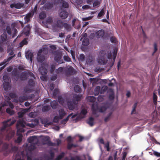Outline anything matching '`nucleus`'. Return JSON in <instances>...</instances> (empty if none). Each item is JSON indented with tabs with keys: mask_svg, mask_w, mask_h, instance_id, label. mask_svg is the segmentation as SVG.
<instances>
[{
	"mask_svg": "<svg viewBox=\"0 0 160 160\" xmlns=\"http://www.w3.org/2000/svg\"><path fill=\"white\" fill-rule=\"evenodd\" d=\"M15 122V121H12L11 119L3 122V126L0 129V146L2 143V139L4 136H6V139L8 140H9L14 136L15 132L11 130L10 127Z\"/></svg>",
	"mask_w": 160,
	"mask_h": 160,
	"instance_id": "nucleus-1",
	"label": "nucleus"
},
{
	"mask_svg": "<svg viewBox=\"0 0 160 160\" xmlns=\"http://www.w3.org/2000/svg\"><path fill=\"white\" fill-rule=\"evenodd\" d=\"M29 76L31 77L28 81V84L29 87H26L24 89L25 93H29L33 91V89L35 86V80L36 78L34 74L31 72H28Z\"/></svg>",
	"mask_w": 160,
	"mask_h": 160,
	"instance_id": "nucleus-2",
	"label": "nucleus"
},
{
	"mask_svg": "<svg viewBox=\"0 0 160 160\" xmlns=\"http://www.w3.org/2000/svg\"><path fill=\"white\" fill-rule=\"evenodd\" d=\"M107 109V107L105 105L101 106L99 108L97 103H93L92 106V110L93 114L95 115L97 112H105Z\"/></svg>",
	"mask_w": 160,
	"mask_h": 160,
	"instance_id": "nucleus-3",
	"label": "nucleus"
},
{
	"mask_svg": "<svg viewBox=\"0 0 160 160\" xmlns=\"http://www.w3.org/2000/svg\"><path fill=\"white\" fill-rule=\"evenodd\" d=\"M106 53L105 50H101L99 52L98 60V63L100 65H105L107 62L106 59Z\"/></svg>",
	"mask_w": 160,
	"mask_h": 160,
	"instance_id": "nucleus-4",
	"label": "nucleus"
},
{
	"mask_svg": "<svg viewBox=\"0 0 160 160\" xmlns=\"http://www.w3.org/2000/svg\"><path fill=\"white\" fill-rule=\"evenodd\" d=\"M67 105L69 109L70 110H73L74 109H78V102L74 99L72 101H68L67 102Z\"/></svg>",
	"mask_w": 160,
	"mask_h": 160,
	"instance_id": "nucleus-5",
	"label": "nucleus"
},
{
	"mask_svg": "<svg viewBox=\"0 0 160 160\" xmlns=\"http://www.w3.org/2000/svg\"><path fill=\"white\" fill-rule=\"evenodd\" d=\"M58 2L60 3V8L61 10H64L65 9L68 8L69 7L68 3L64 0H57L56 2Z\"/></svg>",
	"mask_w": 160,
	"mask_h": 160,
	"instance_id": "nucleus-6",
	"label": "nucleus"
},
{
	"mask_svg": "<svg viewBox=\"0 0 160 160\" xmlns=\"http://www.w3.org/2000/svg\"><path fill=\"white\" fill-rule=\"evenodd\" d=\"M62 55L60 53H58L55 54L54 60L59 64L64 63L63 60L62 59Z\"/></svg>",
	"mask_w": 160,
	"mask_h": 160,
	"instance_id": "nucleus-7",
	"label": "nucleus"
},
{
	"mask_svg": "<svg viewBox=\"0 0 160 160\" xmlns=\"http://www.w3.org/2000/svg\"><path fill=\"white\" fill-rule=\"evenodd\" d=\"M88 112L87 110L85 109H82L81 111L80 115L78 116L76 119V120L84 118Z\"/></svg>",
	"mask_w": 160,
	"mask_h": 160,
	"instance_id": "nucleus-8",
	"label": "nucleus"
},
{
	"mask_svg": "<svg viewBox=\"0 0 160 160\" xmlns=\"http://www.w3.org/2000/svg\"><path fill=\"white\" fill-rule=\"evenodd\" d=\"M24 6V4L22 3L18 2L16 3H12L10 5V7L12 8H14L16 9H20Z\"/></svg>",
	"mask_w": 160,
	"mask_h": 160,
	"instance_id": "nucleus-9",
	"label": "nucleus"
},
{
	"mask_svg": "<svg viewBox=\"0 0 160 160\" xmlns=\"http://www.w3.org/2000/svg\"><path fill=\"white\" fill-rule=\"evenodd\" d=\"M54 3L52 2H48L44 5L45 9L48 10L51 9L53 7Z\"/></svg>",
	"mask_w": 160,
	"mask_h": 160,
	"instance_id": "nucleus-10",
	"label": "nucleus"
},
{
	"mask_svg": "<svg viewBox=\"0 0 160 160\" xmlns=\"http://www.w3.org/2000/svg\"><path fill=\"white\" fill-rule=\"evenodd\" d=\"M41 50H39L38 53L37 57V61L38 62H42L45 59V56L40 53Z\"/></svg>",
	"mask_w": 160,
	"mask_h": 160,
	"instance_id": "nucleus-11",
	"label": "nucleus"
},
{
	"mask_svg": "<svg viewBox=\"0 0 160 160\" xmlns=\"http://www.w3.org/2000/svg\"><path fill=\"white\" fill-rule=\"evenodd\" d=\"M27 141L29 143H37L38 141L37 137L35 136L29 137Z\"/></svg>",
	"mask_w": 160,
	"mask_h": 160,
	"instance_id": "nucleus-12",
	"label": "nucleus"
},
{
	"mask_svg": "<svg viewBox=\"0 0 160 160\" xmlns=\"http://www.w3.org/2000/svg\"><path fill=\"white\" fill-rule=\"evenodd\" d=\"M31 28V26L29 24H28L24 28L23 32L25 35L26 36L29 35Z\"/></svg>",
	"mask_w": 160,
	"mask_h": 160,
	"instance_id": "nucleus-13",
	"label": "nucleus"
},
{
	"mask_svg": "<svg viewBox=\"0 0 160 160\" xmlns=\"http://www.w3.org/2000/svg\"><path fill=\"white\" fill-rule=\"evenodd\" d=\"M68 12L65 10H62L60 12L59 15L60 18L62 19H65L68 16Z\"/></svg>",
	"mask_w": 160,
	"mask_h": 160,
	"instance_id": "nucleus-14",
	"label": "nucleus"
},
{
	"mask_svg": "<svg viewBox=\"0 0 160 160\" xmlns=\"http://www.w3.org/2000/svg\"><path fill=\"white\" fill-rule=\"evenodd\" d=\"M83 36L85 38H83L82 41V44L83 46H87L89 44V40L88 39L86 38L87 36V34L86 33H85L84 34Z\"/></svg>",
	"mask_w": 160,
	"mask_h": 160,
	"instance_id": "nucleus-15",
	"label": "nucleus"
},
{
	"mask_svg": "<svg viewBox=\"0 0 160 160\" xmlns=\"http://www.w3.org/2000/svg\"><path fill=\"white\" fill-rule=\"evenodd\" d=\"M43 140L47 142L46 143H43V144H46L49 146H53V143L49 140V137L48 136L45 137L43 138Z\"/></svg>",
	"mask_w": 160,
	"mask_h": 160,
	"instance_id": "nucleus-16",
	"label": "nucleus"
},
{
	"mask_svg": "<svg viewBox=\"0 0 160 160\" xmlns=\"http://www.w3.org/2000/svg\"><path fill=\"white\" fill-rule=\"evenodd\" d=\"M37 143H31L29 145L28 144L26 145V148L28 150L30 151H32L34 150L36 148V145Z\"/></svg>",
	"mask_w": 160,
	"mask_h": 160,
	"instance_id": "nucleus-17",
	"label": "nucleus"
},
{
	"mask_svg": "<svg viewBox=\"0 0 160 160\" xmlns=\"http://www.w3.org/2000/svg\"><path fill=\"white\" fill-rule=\"evenodd\" d=\"M66 73L67 75H72L74 74L75 72L74 69L71 66L68 68L66 71Z\"/></svg>",
	"mask_w": 160,
	"mask_h": 160,
	"instance_id": "nucleus-18",
	"label": "nucleus"
},
{
	"mask_svg": "<svg viewBox=\"0 0 160 160\" xmlns=\"http://www.w3.org/2000/svg\"><path fill=\"white\" fill-rule=\"evenodd\" d=\"M60 119H62L66 114V112L63 109H60L58 111Z\"/></svg>",
	"mask_w": 160,
	"mask_h": 160,
	"instance_id": "nucleus-19",
	"label": "nucleus"
},
{
	"mask_svg": "<svg viewBox=\"0 0 160 160\" xmlns=\"http://www.w3.org/2000/svg\"><path fill=\"white\" fill-rule=\"evenodd\" d=\"M105 34L104 31L103 30L101 29L99 30L96 33V36L97 38H102Z\"/></svg>",
	"mask_w": 160,
	"mask_h": 160,
	"instance_id": "nucleus-20",
	"label": "nucleus"
},
{
	"mask_svg": "<svg viewBox=\"0 0 160 160\" xmlns=\"http://www.w3.org/2000/svg\"><path fill=\"white\" fill-rule=\"evenodd\" d=\"M25 56L27 59H30L31 62H32L33 57V54L30 51H28L25 53Z\"/></svg>",
	"mask_w": 160,
	"mask_h": 160,
	"instance_id": "nucleus-21",
	"label": "nucleus"
},
{
	"mask_svg": "<svg viewBox=\"0 0 160 160\" xmlns=\"http://www.w3.org/2000/svg\"><path fill=\"white\" fill-rule=\"evenodd\" d=\"M25 126L24 125V122L23 120H20L18 121L16 127L18 129L19 127L24 128Z\"/></svg>",
	"mask_w": 160,
	"mask_h": 160,
	"instance_id": "nucleus-22",
	"label": "nucleus"
},
{
	"mask_svg": "<svg viewBox=\"0 0 160 160\" xmlns=\"http://www.w3.org/2000/svg\"><path fill=\"white\" fill-rule=\"evenodd\" d=\"M33 15V13L29 12L28 13L26 16L24 17L25 22L27 23L30 21V18L32 17Z\"/></svg>",
	"mask_w": 160,
	"mask_h": 160,
	"instance_id": "nucleus-23",
	"label": "nucleus"
},
{
	"mask_svg": "<svg viewBox=\"0 0 160 160\" xmlns=\"http://www.w3.org/2000/svg\"><path fill=\"white\" fill-rule=\"evenodd\" d=\"M10 144H8L7 143H4L2 147V149L3 151H6L7 152V153H9V150L10 148Z\"/></svg>",
	"mask_w": 160,
	"mask_h": 160,
	"instance_id": "nucleus-24",
	"label": "nucleus"
},
{
	"mask_svg": "<svg viewBox=\"0 0 160 160\" xmlns=\"http://www.w3.org/2000/svg\"><path fill=\"white\" fill-rule=\"evenodd\" d=\"M29 76L28 72V73L22 72L20 75V78L21 80H25Z\"/></svg>",
	"mask_w": 160,
	"mask_h": 160,
	"instance_id": "nucleus-25",
	"label": "nucleus"
},
{
	"mask_svg": "<svg viewBox=\"0 0 160 160\" xmlns=\"http://www.w3.org/2000/svg\"><path fill=\"white\" fill-rule=\"evenodd\" d=\"M39 71L41 74L42 75H45L47 74V70L46 68L43 66H41L39 68Z\"/></svg>",
	"mask_w": 160,
	"mask_h": 160,
	"instance_id": "nucleus-26",
	"label": "nucleus"
},
{
	"mask_svg": "<svg viewBox=\"0 0 160 160\" xmlns=\"http://www.w3.org/2000/svg\"><path fill=\"white\" fill-rule=\"evenodd\" d=\"M94 118L92 117H90L87 121V123L90 126H92L94 124Z\"/></svg>",
	"mask_w": 160,
	"mask_h": 160,
	"instance_id": "nucleus-27",
	"label": "nucleus"
},
{
	"mask_svg": "<svg viewBox=\"0 0 160 160\" xmlns=\"http://www.w3.org/2000/svg\"><path fill=\"white\" fill-rule=\"evenodd\" d=\"M58 105V102L55 101H53L50 102V106L53 109L57 108Z\"/></svg>",
	"mask_w": 160,
	"mask_h": 160,
	"instance_id": "nucleus-28",
	"label": "nucleus"
},
{
	"mask_svg": "<svg viewBox=\"0 0 160 160\" xmlns=\"http://www.w3.org/2000/svg\"><path fill=\"white\" fill-rule=\"evenodd\" d=\"M10 148L9 150V153L10 152L17 151L18 150L17 147L13 146L12 144H10Z\"/></svg>",
	"mask_w": 160,
	"mask_h": 160,
	"instance_id": "nucleus-29",
	"label": "nucleus"
},
{
	"mask_svg": "<svg viewBox=\"0 0 160 160\" xmlns=\"http://www.w3.org/2000/svg\"><path fill=\"white\" fill-rule=\"evenodd\" d=\"M113 61L112 62L111 65L110 66L111 67H112L114 64V62L116 59V58L117 55V51L115 49H114L113 52Z\"/></svg>",
	"mask_w": 160,
	"mask_h": 160,
	"instance_id": "nucleus-30",
	"label": "nucleus"
},
{
	"mask_svg": "<svg viewBox=\"0 0 160 160\" xmlns=\"http://www.w3.org/2000/svg\"><path fill=\"white\" fill-rule=\"evenodd\" d=\"M28 38H24L20 43V45L21 47H22L23 45H27L28 42L27 41Z\"/></svg>",
	"mask_w": 160,
	"mask_h": 160,
	"instance_id": "nucleus-31",
	"label": "nucleus"
},
{
	"mask_svg": "<svg viewBox=\"0 0 160 160\" xmlns=\"http://www.w3.org/2000/svg\"><path fill=\"white\" fill-rule=\"evenodd\" d=\"M100 87L99 86H97L95 88L94 92V95L95 96L98 95L100 91Z\"/></svg>",
	"mask_w": 160,
	"mask_h": 160,
	"instance_id": "nucleus-32",
	"label": "nucleus"
},
{
	"mask_svg": "<svg viewBox=\"0 0 160 160\" xmlns=\"http://www.w3.org/2000/svg\"><path fill=\"white\" fill-rule=\"evenodd\" d=\"M82 97V95H74L73 96L74 99H74L76 102H78L81 99Z\"/></svg>",
	"mask_w": 160,
	"mask_h": 160,
	"instance_id": "nucleus-33",
	"label": "nucleus"
},
{
	"mask_svg": "<svg viewBox=\"0 0 160 160\" xmlns=\"http://www.w3.org/2000/svg\"><path fill=\"white\" fill-rule=\"evenodd\" d=\"M39 50H41L40 53L42 55H46L47 54L48 52V49L45 48H42V49H40Z\"/></svg>",
	"mask_w": 160,
	"mask_h": 160,
	"instance_id": "nucleus-34",
	"label": "nucleus"
},
{
	"mask_svg": "<svg viewBox=\"0 0 160 160\" xmlns=\"http://www.w3.org/2000/svg\"><path fill=\"white\" fill-rule=\"evenodd\" d=\"M18 135L19 136L18 137L17 139L15 140V142L17 143H20L22 141V136L21 134H18Z\"/></svg>",
	"mask_w": 160,
	"mask_h": 160,
	"instance_id": "nucleus-35",
	"label": "nucleus"
},
{
	"mask_svg": "<svg viewBox=\"0 0 160 160\" xmlns=\"http://www.w3.org/2000/svg\"><path fill=\"white\" fill-rule=\"evenodd\" d=\"M74 89L75 92L77 93L80 92L81 90V88L78 85H75L74 88Z\"/></svg>",
	"mask_w": 160,
	"mask_h": 160,
	"instance_id": "nucleus-36",
	"label": "nucleus"
},
{
	"mask_svg": "<svg viewBox=\"0 0 160 160\" xmlns=\"http://www.w3.org/2000/svg\"><path fill=\"white\" fill-rule=\"evenodd\" d=\"M6 112L7 113H8L10 115H12L14 114L15 112L13 110H11V109L8 108L6 109Z\"/></svg>",
	"mask_w": 160,
	"mask_h": 160,
	"instance_id": "nucleus-37",
	"label": "nucleus"
},
{
	"mask_svg": "<svg viewBox=\"0 0 160 160\" xmlns=\"http://www.w3.org/2000/svg\"><path fill=\"white\" fill-rule=\"evenodd\" d=\"M50 108V107L49 105H46L42 107V110L43 112H47L48 111Z\"/></svg>",
	"mask_w": 160,
	"mask_h": 160,
	"instance_id": "nucleus-38",
	"label": "nucleus"
},
{
	"mask_svg": "<svg viewBox=\"0 0 160 160\" xmlns=\"http://www.w3.org/2000/svg\"><path fill=\"white\" fill-rule=\"evenodd\" d=\"M46 17V13L43 12L40 13L39 14V18L40 19H43Z\"/></svg>",
	"mask_w": 160,
	"mask_h": 160,
	"instance_id": "nucleus-39",
	"label": "nucleus"
},
{
	"mask_svg": "<svg viewBox=\"0 0 160 160\" xmlns=\"http://www.w3.org/2000/svg\"><path fill=\"white\" fill-rule=\"evenodd\" d=\"M86 62L87 63H90L93 61V58L90 55H88L86 57Z\"/></svg>",
	"mask_w": 160,
	"mask_h": 160,
	"instance_id": "nucleus-40",
	"label": "nucleus"
},
{
	"mask_svg": "<svg viewBox=\"0 0 160 160\" xmlns=\"http://www.w3.org/2000/svg\"><path fill=\"white\" fill-rule=\"evenodd\" d=\"M1 39L2 41L4 42L6 41L7 38V35L6 33H3L1 35Z\"/></svg>",
	"mask_w": 160,
	"mask_h": 160,
	"instance_id": "nucleus-41",
	"label": "nucleus"
},
{
	"mask_svg": "<svg viewBox=\"0 0 160 160\" xmlns=\"http://www.w3.org/2000/svg\"><path fill=\"white\" fill-rule=\"evenodd\" d=\"M64 155L65 153L64 152H62L60 155L57 156L55 160H60L64 157Z\"/></svg>",
	"mask_w": 160,
	"mask_h": 160,
	"instance_id": "nucleus-42",
	"label": "nucleus"
},
{
	"mask_svg": "<svg viewBox=\"0 0 160 160\" xmlns=\"http://www.w3.org/2000/svg\"><path fill=\"white\" fill-rule=\"evenodd\" d=\"M63 26L64 27L66 30L68 31H69L71 29L70 25L67 23H64Z\"/></svg>",
	"mask_w": 160,
	"mask_h": 160,
	"instance_id": "nucleus-43",
	"label": "nucleus"
},
{
	"mask_svg": "<svg viewBox=\"0 0 160 160\" xmlns=\"http://www.w3.org/2000/svg\"><path fill=\"white\" fill-rule=\"evenodd\" d=\"M50 156L47 158L48 160H52L54 156V153L52 152H50Z\"/></svg>",
	"mask_w": 160,
	"mask_h": 160,
	"instance_id": "nucleus-44",
	"label": "nucleus"
},
{
	"mask_svg": "<svg viewBox=\"0 0 160 160\" xmlns=\"http://www.w3.org/2000/svg\"><path fill=\"white\" fill-rule=\"evenodd\" d=\"M58 90L57 89H55L53 92V98H56L58 93Z\"/></svg>",
	"mask_w": 160,
	"mask_h": 160,
	"instance_id": "nucleus-45",
	"label": "nucleus"
},
{
	"mask_svg": "<svg viewBox=\"0 0 160 160\" xmlns=\"http://www.w3.org/2000/svg\"><path fill=\"white\" fill-rule=\"evenodd\" d=\"M63 24L64 23L62 21L60 20H58L57 22V24L58 27L60 28L63 27Z\"/></svg>",
	"mask_w": 160,
	"mask_h": 160,
	"instance_id": "nucleus-46",
	"label": "nucleus"
},
{
	"mask_svg": "<svg viewBox=\"0 0 160 160\" xmlns=\"http://www.w3.org/2000/svg\"><path fill=\"white\" fill-rule=\"evenodd\" d=\"M58 101L59 103L61 104H63L64 103V99L61 96H59L58 97Z\"/></svg>",
	"mask_w": 160,
	"mask_h": 160,
	"instance_id": "nucleus-47",
	"label": "nucleus"
},
{
	"mask_svg": "<svg viewBox=\"0 0 160 160\" xmlns=\"http://www.w3.org/2000/svg\"><path fill=\"white\" fill-rule=\"evenodd\" d=\"M7 52L9 53L8 55L13 56L14 55L13 50L11 48H8L7 49Z\"/></svg>",
	"mask_w": 160,
	"mask_h": 160,
	"instance_id": "nucleus-48",
	"label": "nucleus"
},
{
	"mask_svg": "<svg viewBox=\"0 0 160 160\" xmlns=\"http://www.w3.org/2000/svg\"><path fill=\"white\" fill-rule=\"evenodd\" d=\"M105 14V11L104 8L101 9L100 12L99 13L98 15V17H101L103 16Z\"/></svg>",
	"mask_w": 160,
	"mask_h": 160,
	"instance_id": "nucleus-49",
	"label": "nucleus"
},
{
	"mask_svg": "<svg viewBox=\"0 0 160 160\" xmlns=\"http://www.w3.org/2000/svg\"><path fill=\"white\" fill-rule=\"evenodd\" d=\"M77 145L73 144L68 143L67 145V148L68 149H71L73 147H76Z\"/></svg>",
	"mask_w": 160,
	"mask_h": 160,
	"instance_id": "nucleus-50",
	"label": "nucleus"
},
{
	"mask_svg": "<svg viewBox=\"0 0 160 160\" xmlns=\"http://www.w3.org/2000/svg\"><path fill=\"white\" fill-rule=\"evenodd\" d=\"M63 68L62 67H60L58 69H56L55 72L58 74L62 72L63 71Z\"/></svg>",
	"mask_w": 160,
	"mask_h": 160,
	"instance_id": "nucleus-51",
	"label": "nucleus"
},
{
	"mask_svg": "<svg viewBox=\"0 0 160 160\" xmlns=\"http://www.w3.org/2000/svg\"><path fill=\"white\" fill-rule=\"evenodd\" d=\"M88 100L90 102H94L95 101V99L94 97L93 96H89L88 97Z\"/></svg>",
	"mask_w": 160,
	"mask_h": 160,
	"instance_id": "nucleus-52",
	"label": "nucleus"
},
{
	"mask_svg": "<svg viewBox=\"0 0 160 160\" xmlns=\"http://www.w3.org/2000/svg\"><path fill=\"white\" fill-rule=\"evenodd\" d=\"M63 59L64 60L68 62H70L71 61V59L68 55H65L63 56Z\"/></svg>",
	"mask_w": 160,
	"mask_h": 160,
	"instance_id": "nucleus-53",
	"label": "nucleus"
},
{
	"mask_svg": "<svg viewBox=\"0 0 160 160\" xmlns=\"http://www.w3.org/2000/svg\"><path fill=\"white\" fill-rule=\"evenodd\" d=\"M12 31H14V32L12 35V37L14 38L16 36L17 33L18 32V31L14 27L12 28Z\"/></svg>",
	"mask_w": 160,
	"mask_h": 160,
	"instance_id": "nucleus-54",
	"label": "nucleus"
},
{
	"mask_svg": "<svg viewBox=\"0 0 160 160\" xmlns=\"http://www.w3.org/2000/svg\"><path fill=\"white\" fill-rule=\"evenodd\" d=\"M107 89V87L106 86L102 87L100 90V93L103 94Z\"/></svg>",
	"mask_w": 160,
	"mask_h": 160,
	"instance_id": "nucleus-55",
	"label": "nucleus"
},
{
	"mask_svg": "<svg viewBox=\"0 0 160 160\" xmlns=\"http://www.w3.org/2000/svg\"><path fill=\"white\" fill-rule=\"evenodd\" d=\"M53 20L52 18L48 17L46 20V22L47 23L51 24L52 23Z\"/></svg>",
	"mask_w": 160,
	"mask_h": 160,
	"instance_id": "nucleus-56",
	"label": "nucleus"
},
{
	"mask_svg": "<svg viewBox=\"0 0 160 160\" xmlns=\"http://www.w3.org/2000/svg\"><path fill=\"white\" fill-rule=\"evenodd\" d=\"M16 56V55H13V56H11L8 58L7 59H5L4 60L6 61V63L10 61L13 58L15 57Z\"/></svg>",
	"mask_w": 160,
	"mask_h": 160,
	"instance_id": "nucleus-57",
	"label": "nucleus"
},
{
	"mask_svg": "<svg viewBox=\"0 0 160 160\" xmlns=\"http://www.w3.org/2000/svg\"><path fill=\"white\" fill-rule=\"evenodd\" d=\"M25 113V112H18V115L19 118H22V117Z\"/></svg>",
	"mask_w": 160,
	"mask_h": 160,
	"instance_id": "nucleus-58",
	"label": "nucleus"
},
{
	"mask_svg": "<svg viewBox=\"0 0 160 160\" xmlns=\"http://www.w3.org/2000/svg\"><path fill=\"white\" fill-rule=\"evenodd\" d=\"M6 29L8 34L9 35H10L11 33V30L10 27L7 26L6 27Z\"/></svg>",
	"mask_w": 160,
	"mask_h": 160,
	"instance_id": "nucleus-59",
	"label": "nucleus"
},
{
	"mask_svg": "<svg viewBox=\"0 0 160 160\" xmlns=\"http://www.w3.org/2000/svg\"><path fill=\"white\" fill-rule=\"evenodd\" d=\"M112 114V113L110 112L108 114V115L104 119V121L105 122H107L108 121V120L109 119L110 117L111 116Z\"/></svg>",
	"mask_w": 160,
	"mask_h": 160,
	"instance_id": "nucleus-60",
	"label": "nucleus"
},
{
	"mask_svg": "<svg viewBox=\"0 0 160 160\" xmlns=\"http://www.w3.org/2000/svg\"><path fill=\"white\" fill-rule=\"evenodd\" d=\"M59 119H60V118L59 116H55L54 118L53 122L56 123L58 122Z\"/></svg>",
	"mask_w": 160,
	"mask_h": 160,
	"instance_id": "nucleus-61",
	"label": "nucleus"
},
{
	"mask_svg": "<svg viewBox=\"0 0 160 160\" xmlns=\"http://www.w3.org/2000/svg\"><path fill=\"white\" fill-rule=\"evenodd\" d=\"M19 101L22 102H24L26 100L25 99V98L24 96H20L19 98Z\"/></svg>",
	"mask_w": 160,
	"mask_h": 160,
	"instance_id": "nucleus-62",
	"label": "nucleus"
},
{
	"mask_svg": "<svg viewBox=\"0 0 160 160\" xmlns=\"http://www.w3.org/2000/svg\"><path fill=\"white\" fill-rule=\"evenodd\" d=\"M57 78V75L56 74H53L51 78V80L52 81H54L56 80Z\"/></svg>",
	"mask_w": 160,
	"mask_h": 160,
	"instance_id": "nucleus-63",
	"label": "nucleus"
},
{
	"mask_svg": "<svg viewBox=\"0 0 160 160\" xmlns=\"http://www.w3.org/2000/svg\"><path fill=\"white\" fill-rule=\"evenodd\" d=\"M103 97H104L102 96L99 95L98 98V101L99 102L102 101L104 99Z\"/></svg>",
	"mask_w": 160,
	"mask_h": 160,
	"instance_id": "nucleus-64",
	"label": "nucleus"
}]
</instances>
